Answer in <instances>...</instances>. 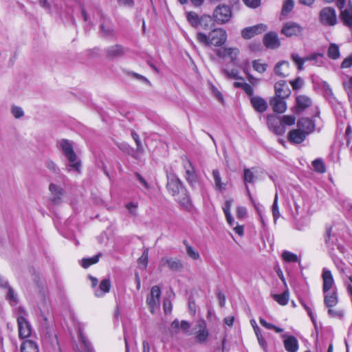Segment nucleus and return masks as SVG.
<instances>
[{
	"instance_id": "nucleus-60",
	"label": "nucleus",
	"mask_w": 352,
	"mask_h": 352,
	"mask_svg": "<svg viewBox=\"0 0 352 352\" xmlns=\"http://www.w3.org/2000/svg\"><path fill=\"white\" fill-rule=\"evenodd\" d=\"M352 65V54L349 55L348 57L345 58L342 64V68H349Z\"/></svg>"
},
{
	"instance_id": "nucleus-45",
	"label": "nucleus",
	"mask_w": 352,
	"mask_h": 352,
	"mask_svg": "<svg viewBox=\"0 0 352 352\" xmlns=\"http://www.w3.org/2000/svg\"><path fill=\"white\" fill-rule=\"evenodd\" d=\"M243 179L245 184L252 183L254 180V173L250 168H244L243 170Z\"/></svg>"
},
{
	"instance_id": "nucleus-47",
	"label": "nucleus",
	"mask_w": 352,
	"mask_h": 352,
	"mask_svg": "<svg viewBox=\"0 0 352 352\" xmlns=\"http://www.w3.org/2000/svg\"><path fill=\"white\" fill-rule=\"evenodd\" d=\"M272 214L274 219V221H276L280 216L278 206V194L276 193L274 196V200L272 206Z\"/></svg>"
},
{
	"instance_id": "nucleus-4",
	"label": "nucleus",
	"mask_w": 352,
	"mask_h": 352,
	"mask_svg": "<svg viewBox=\"0 0 352 352\" xmlns=\"http://www.w3.org/2000/svg\"><path fill=\"white\" fill-rule=\"evenodd\" d=\"M303 28L298 23L288 21L283 24L281 33L287 37L299 36L302 34Z\"/></svg>"
},
{
	"instance_id": "nucleus-19",
	"label": "nucleus",
	"mask_w": 352,
	"mask_h": 352,
	"mask_svg": "<svg viewBox=\"0 0 352 352\" xmlns=\"http://www.w3.org/2000/svg\"><path fill=\"white\" fill-rule=\"evenodd\" d=\"M307 134L301 131L298 127V129L290 131L288 134V140L295 144H300L302 142L306 137Z\"/></svg>"
},
{
	"instance_id": "nucleus-14",
	"label": "nucleus",
	"mask_w": 352,
	"mask_h": 352,
	"mask_svg": "<svg viewBox=\"0 0 352 352\" xmlns=\"http://www.w3.org/2000/svg\"><path fill=\"white\" fill-rule=\"evenodd\" d=\"M263 43L267 48L276 49L280 45V40L276 32H269L263 37Z\"/></svg>"
},
{
	"instance_id": "nucleus-64",
	"label": "nucleus",
	"mask_w": 352,
	"mask_h": 352,
	"mask_svg": "<svg viewBox=\"0 0 352 352\" xmlns=\"http://www.w3.org/2000/svg\"><path fill=\"white\" fill-rule=\"evenodd\" d=\"M344 87L348 93H352V76L349 78L348 81L344 82Z\"/></svg>"
},
{
	"instance_id": "nucleus-63",
	"label": "nucleus",
	"mask_w": 352,
	"mask_h": 352,
	"mask_svg": "<svg viewBox=\"0 0 352 352\" xmlns=\"http://www.w3.org/2000/svg\"><path fill=\"white\" fill-rule=\"evenodd\" d=\"M213 177L215 182V186L217 189L220 188V178L218 170H214L212 172Z\"/></svg>"
},
{
	"instance_id": "nucleus-28",
	"label": "nucleus",
	"mask_w": 352,
	"mask_h": 352,
	"mask_svg": "<svg viewBox=\"0 0 352 352\" xmlns=\"http://www.w3.org/2000/svg\"><path fill=\"white\" fill-rule=\"evenodd\" d=\"M124 52V50L122 45H115L107 49V54L111 58H116L122 56Z\"/></svg>"
},
{
	"instance_id": "nucleus-5",
	"label": "nucleus",
	"mask_w": 352,
	"mask_h": 352,
	"mask_svg": "<svg viewBox=\"0 0 352 352\" xmlns=\"http://www.w3.org/2000/svg\"><path fill=\"white\" fill-rule=\"evenodd\" d=\"M184 168L185 170L184 175L185 179L191 187L195 188L199 183L198 177L191 162L187 159L184 160Z\"/></svg>"
},
{
	"instance_id": "nucleus-52",
	"label": "nucleus",
	"mask_w": 352,
	"mask_h": 352,
	"mask_svg": "<svg viewBox=\"0 0 352 352\" xmlns=\"http://www.w3.org/2000/svg\"><path fill=\"white\" fill-rule=\"evenodd\" d=\"M247 208L244 206L236 208V217L239 219H243L247 217Z\"/></svg>"
},
{
	"instance_id": "nucleus-42",
	"label": "nucleus",
	"mask_w": 352,
	"mask_h": 352,
	"mask_svg": "<svg viewBox=\"0 0 352 352\" xmlns=\"http://www.w3.org/2000/svg\"><path fill=\"white\" fill-rule=\"evenodd\" d=\"M259 322L263 327H264L265 328H266L267 329H273L277 333H280V332L283 331V329L278 327L274 325L273 324L267 322L266 320H265L262 318H259Z\"/></svg>"
},
{
	"instance_id": "nucleus-31",
	"label": "nucleus",
	"mask_w": 352,
	"mask_h": 352,
	"mask_svg": "<svg viewBox=\"0 0 352 352\" xmlns=\"http://www.w3.org/2000/svg\"><path fill=\"white\" fill-rule=\"evenodd\" d=\"M21 352H38L37 344L32 340H25L22 343Z\"/></svg>"
},
{
	"instance_id": "nucleus-58",
	"label": "nucleus",
	"mask_w": 352,
	"mask_h": 352,
	"mask_svg": "<svg viewBox=\"0 0 352 352\" xmlns=\"http://www.w3.org/2000/svg\"><path fill=\"white\" fill-rule=\"evenodd\" d=\"M138 206V203H134V202H130L126 205V208L128 209L129 212L133 216L136 215V210H137Z\"/></svg>"
},
{
	"instance_id": "nucleus-10",
	"label": "nucleus",
	"mask_w": 352,
	"mask_h": 352,
	"mask_svg": "<svg viewBox=\"0 0 352 352\" xmlns=\"http://www.w3.org/2000/svg\"><path fill=\"white\" fill-rule=\"evenodd\" d=\"M269 129L277 135H283L285 132V127L281 124L279 118L271 115L267 117Z\"/></svg>"
},
{
	"instance_id": "nucleus-9",
	"label": "nucleus",
	"mask_w": 352,
	"mask_h": 352,
	"mask_svg": "<svg viewBox=\"0 0 352 352\" xmlns=\"http://www.w3.org/2000/svg\"><path fill=\"white\" fill-rule=\"evenodd\" d=\"M226 32L221 30V58H223V59H228L232 62L235 60L238 56L239 50L236 47H223V38L226 39Z\"/></svg>"
},
{
	"instance_id": "nucleus-23",
	"label": "nucleus",
	"mask_w": 352,
	"mask_h": 352,
	"mask_svg": "<svg viewBox=\"0 0 352 352\" xmlns=\"http://www.w3.org/2000/svg\"><path fill=\"white\" fill-rule=\"evenodd\" d=\"M274 72L279 76L285 77L288 76L289 73V63L285 60L278 63L274 67Z\"/></svg>"
},
{
	"instance_id": "nucleus-49",
	"label": "nucleus",
	"mask_w": 352,
	"mask_h": 352,
	"mask_svg": "<svg viewBox=\"0 0 352 352\" xmlns=\"http://www.w3.org/2000/svg\"><path fill=\"white\" fill-rule=\"evenodd\" d=\"M11 113L16 119H19L24 116V111L22 108L17 106H12L11 107Z\"/></svg>"
},
{
	"instance_id": "nucleus-44",
	"label": "nucleus",
	"mask_w": 352,
	"mask_h": 352,
	"mask_svg": "<svg viewBox=\"0 0 352 352\" xmlns=\"http://www.w3.org/2000/svg\"><path fill=\"white\" fill-rule=\"evenodd\" d=\"M185 245L188 256L194 260L199 259L200 257L199 252L188 243H185Z\"/></svg>"
},
{
	"instance_id": "nucleus-18",
	"label": "nucleus",
	"mask_w": 352,
	"mask_h": 352,
	"mask_svg": "<svg viewBox=\"0 0 352 352\" xmlns=\"http://www.w3.org/2000/svg\"><path fill=\"white\" fill-rule=\"evenodd\" d=\"M160 265H167L168 268L173 271H179L182 269L183 266L181 261L177 258H162L160 261Z\"/></svg>"
},
{
	"instance_id": "nucleus-39",
	"label": "nucleus",
	"mask_w": 352,
	"mask_h": 352,
	"mask_svg": "<svg viewBox=\"0 0 352 352\" xmlns=\"http://www.w3.org/2000/svg\"><path fill=\"white\" fill-rule=\"evenodd\" d=\"M282 258L286 262L296 263L298 261V256L289 251H284L282 253Z\"/></svg>"
},
{
	"instance_id": "nucleus-41",
	"label": "nucleus",
	"mask_w": 352,
	"mask_h": 352,
	"mask_svg": "<svg viewBox=\"0 0 352 352\" xmlns=\"http://www.w3.org/2000/svg\"><path fill=\"white\" fill-rule=\"evenodd\" d=\"M307 59L308 60H314V65L316 66H322L324 63V56L322 54H317L307 56Z\"/></svg>"
},
{
	"instance_id": "nucleus-17",
	"label": "nucleus",
	"mask_w": 352,
	"mask_h": 352,
	"mask_svg": "<svg viewBox=\"0 0 352 352\" xmlns=\"http://www.w3.org/2000/svg\"><path fill=\"white\" fill-rule=\"evenodd\" d=\"M285 99V98L274 96L270 100V104L274 111L278 113H283L286 111L287 104Z\"/></svg>"
},
{
	"instance_id": "nucleus-26",
	"label": "nucleus",
	"mask_w": 352,
	"mask_h": 352,
	"mask_svg": "<svg viewBox=\"0 0 352 352\" xmlns=\"http://www.w3.org/2000/svg\"><path fill=\"white\" fill-rule=\"evenodd\" d=\"M325 294H326L324 298V305L328 308H333L338 302V294H337L336 291L334 289L331 292H329V293L327 292Z\"/></svg>"
},
{
	"instance_id": "nucleus-2",
	"label": "nucleus",
	"mask_w": 352,
	"mask_h": 352,
	"mask_svg": "<svg viewBox=\"0 0 352 352\" xmlns=\"http://www.w3.org/2000/svg\"><path fill=\"white\" fill-rule=\"evenodd\" d=\"M60 146L64 155L69 161V164L66 167L67 170L68 171H75L80 173L81 162L78 159L76 154L74 151L72 143L67 140H62L60 142Z\"/></svg>"
},
{
	"instance_id": "nucleus-59",
	"label": "nucleus",
	"mask_w": 352,
	"mask_h": 352,
	"mask_svg": "<svg viewBox=\"0 0 352 352\" xmlns=\"http://www.w3.org/2000/svg\"><path fill=\"white\" fill-rule=\"evenodd\" d=\"M243 1L247 6L252 8H256L261 4V0H243Z\"/></svg>"
},
{
	"instance_id": "nucleus-13",
	"label": "nucleus",
	"mask_w": 352,
	"mask_h": 352,
	"mask_svg": "<svg viewBox=\"0 0 352 352\" xmlns=\"http://www.w3.org/2000/svg\"><path fill=\"white\" fill-rule=\"evenodd\" d=\"M275 96L288 98L291 94V90L285 80H280L274 85Z\"/></svg>"
},
{
	"instance_id": "nucleus-8",
	"label": "nucleus",
	"mask_w": 352,
	"mask_h": 352,
	"mask_svg": "<svg viewBox=\"0 0 352 352\" xmlns=\"http://www.w3.org/2000/svg\"><path fill=\"white\" fill-rule=\"evenodd\" d=\"M267 27L265 24L260 23L254 26L247 27L242 30L241 36L244 39H250L254 36L265 32Z\"/></svg>"
},
{
	"instance_id": "nucleus-50",
	"label": "nucleus",
	"mask_w": 352,
	"mask_h": 352,
	"mask_svg": "<svg viewBox=\"0 0 352 352\" xmlns=\"http://www.w3.org/2000/svg\"><path fill=\"white\" fill-rule=\"evenodd\" d=\"M148 250L145 249L142 256L138 259V263L140 265H142L144 267H146L148 263Z\"/></svg>"
},
{
	"instance_id": "nucleus-51",
	"label": "nucleus",
	"mask_w": 352,
	"mask_h": 352,
	"mask_svg": "<svg viewBox=\"0 0 352 352\" xmlns=\"http://www.w3.org/2000/svg\"><path fill=\"white\" fill-rule=\"evenodd\" d=\"M78 334H79V338H80V340L82 341V342L83 343L85 348L87 349V352H92L91 345H90L89 341L85 338V336L82 334V332L80 328L78 329Z\"/></svg>"
},
{
	"instance_id": "nucleus-22",
	"label": "nucleus",
	"mask_w": 352,
	"mask_h": 352,
	"mask_svg": "<svg viewBox=\"0 0 352 352\" xmlns=\"http://www.w3.org/2000/svg\"><path fill=\"white\" fill-rule=\"evenodd\" d=\"M250 102L254 109L258 112H264L267 107L266 101L258 96H252L250 98Z\"/></svg>"
},
{
	"instance_id": "nucleus-53",
	"label": "nucleus",
	"mask_w": 352,
	"mask_h": 352,
	"mask_svg": "<svg viewBox=\"0 0 352 352\" xmlns=\"http://www.w3.org/2000/svg\"><path fill=\"white\" fill-rule=\"evenodd\" d=\"M6 298L11 304H16L17 302L16 296L15 295L14 290L10 287L8 288Z\"/></svg>"
},
{
	"instance_id": "nucleus-20",
	"label": "nucleus",
	"mask_w": 352,
	"mask_h": 352,
	"mask_svg": "<svg viewBox=\"0 0 352 352\" xmlns=\"http://www.w3.org/2000/svg\"><path fill=\"white\" fill-rule=\"evenodd\" d=\"M111 288V281L109 278L102 279L98 289L94 291L96 296L100 298L104 296L106 294L109 293Z\"/></svg>"
},
{
	"instance_id": "nucleus-6",
	"label": "nucleus",
	"mask_w": 352,
	"mask_h": 352,
	"mask_svg": "<svg viewBox=\"0 0 352 352\" xmlns=\"http://www.w3.org/2000/svg\"><path fill=\"white\" fill-rule=\"evenodd\" d=\"M167 179L166 188L173 196L178 195L182 190H185L181 180L176 175H168Z\"/></svg>"
},
{
	"instance_id": "nucleus-55",
	"label": "nucleus",
	"mask_w": 352,
	"mask_h": 352,
	"mask_svg": "<svg viewBox=\"0 0 352 352\" xmlns=\"http://www.w3.org/2000/svg\"><path fill=\"white\" fill-rule=\"evenodd\" d=\"M290 84L293 89L296 90L302 87L303 80L300 77H298L295 80L290 81Z\"/></svg>"
},
{
	"instance_id": "nucleus-38",
	"label": "nucleus",
	"mask_w": 352,
	"mask_h": 352,
	"mask_svg": "<svg viewBox=\"0 0 352 352\" xmlns=\"http://www.w3.org/2000/svg\"><path fill=\"white\" fill-rule=\"evenodd\" d=\"M252 67L255 71L262 74L266 71L267 65L261 62L260 60H255L252 61Z\"/></svg>"
},
{
	"instance_id": "nucleus-46",
	"label": "nucleus",
	"mask_w": 352,
	"mask_h": 352,
	"mask_svg": "<svg viewBox=\"0 0 352 352\" xmlns=\"http://www.w3.org/2000/svg\"><path fill=\"white\" fill-rule=\"evenodd\" d=\"M294 6L293 0H285L283 5L282 12L284 14H288L292 10Z\"/></svg>"
},
{
	"instance_id": "nucleus-54",
	"label": "nucleus",
	"mask_w": 352,
	"mask_h": 352,
	"mask_svg": "<svg viewBox=\"0 0 352 352\" xmlns=\"http://www.w3.org/2000/svg\"><path fill=\"white\" fill-rule=\"evenodd\" d=\"M131 135H132L133 139L134 140V141L136 143L137 151L139 153H142L143 147H142L140 139L139 138V135L137 133H135V132H132Z\"/></svg>"
},
{
	"instance_id": "nucleus-29",
	"label": "nucleus",
	"mask_w": 352,
	"mask_h": 352,
	"mask_svg": "<svg viewBox=\"0 0 352 352\" xmlns=\"http://www.w3.org/2000/svg\"><path fill=\"white\" fill-rule=\"evenodd\" d=\"M100 29L104 36L111 37L114 35V30L113 25L109 21H104L100 25Z\"/></svg>"
},
{
	"instance_id": "nucleus-30",
	"label": "nucleus",
	"mask_w": 352,
	"mask_h": 352,
	"mask_svg": "<svg viewBox=\"0 0 352 352\" xmlns=\"http://www.w3.org/2000/svg\"><path fill=\"white\" fill-rule=\"evenodd\" d=\"M175 197V200L178 201L182 207L187 208L190 206V200L186 189L182 190V192Z\"/></svg>"
},
{
	"instance_id": "nucleus-43",
	"label": "nucleus",
	"mask_w": 352,
	"mask_h": 352,
	"mask_svg": "<svg viewBox=\"0 0 352 352\" xmlns=\"http://www.w3.org/2000/svg\"><path fill=\"white\" fill-rule=\"evenodd\" d=\"M246 189H247L248 195V196L250 197V199L252 201V203L254 204V208H255L258 214L260 216V218H261V220L262 223H263V216H262L263 206L261 205H260V204H256L254 202V200L253 199V198L252 197V195H251V193L250 192L249 188H248V186L247 185H246Z\"/></svg>"
},
{
	"instance_id": "nucleus-1",
	"label": "nucleus",
	"mask_w": 352,
	"mask_h": 352,
	"mask_svg": "<svg viewBox=\"0 0 352 352\" xmlns=\"http://www.w3.org/2000/svg\"><path fill=\"white\" fill-rule=\"evenodd\" d=\"M219 10L220 5L216 7L213 16H204L200 21L198 15L195 12H190L187 14V19L192 26L197 27L200 23L204 28L211 29L208 36L203 33H198L197 37L200 43H204L208 47H214L215 54L218 57L220 56V28L218 19V16L220 14Z\"/></svg>"
},
{
	"instance_id": "nucleus-61",
	"label": "nucleus",
	"mask_w": 352,
	"mask_h": 352,
	"mask_svg": "<svg viewBox=\"0 0 352 352\" xmlns=\"http://www.w3.org/2000/svg\"><path fill=\"white\" fill-rule=\"evenodd\" d=\"M135 177L140 182V183L147 190L150 189V186L148 182L144 179V178L140 175L139 173H135Z\"/></svg>"
},
{
	"instance_id": "nucleus-48",
	"label": "nucleus",
	"mask_w": 352,
	"mask_h": 352,
	"mask_svg": "<svg viewBox=\"0 0 352 352\" xmlns=\"http://www.w3.org/2000/svg\"><path fill=\"white\" fill-rule=\"evenodd\" d=\"M314 170L318 173H323L325 172L324 165L321 160H316L312 162Z\"/></svg>"
},
{
	"instance_id": "nucleus-35",
	"label": "nucleus",
	"mask_w": 352,
	"mask_h": 352,
	"mask_svg": "<svg viewBox=\"0 0 352 352\" xmlns=\"http://www.w3.org/2000/svg\"><path fill=\"white\" fill-rule=\"evenodd\" d=\"M101 254L99 253L97 255L94 256L91 258H85L81 260V265L84 268H87L90 265L96 264L98 262L99 258L100 257Z\"/></svg>"
},
{
	"instance_id": "nucleus-25",
	"label": "nucleus",
	"mask_w": 352,
	"mask_h": 352,
	"mask_svg": "<svg viewBox=\"0 0 352 352\" xmlns=\"http://www.w3.org/2000/svg\"><path fill=\"white\" fill-rule=\"evenodd\" d=\"M296 101V108L298 111H303L306 108L310 107L311 104V99L309 97L303 95L297 96Z\"/></svg>"
},
{
	"instance_id": "nucleus-33",
	"label": "nucleus",
	"mask_w": 352,
	"mask_h": 352,
	"mask_svg": "<svg viewBox=\"0 0 352 352\" xmlns=\"http://www.w3.org/2000/svg\"><path fill=\"white\" fill-rule=\"evenodd\" d=\"M328 56L333 60H336L340 58V49L338 45L335 43L330 44L328 51H327Z\"/></svg>"
},
{
	"instance_id": "nucleus-62",
	"label": "nucleus",
	"mask_w": 352,
	"mask_h": 352,
	"mask_svg": "<svg viewBox=\"0 0 352 352\" xmlns=\"http://www.w3.org/2000/svg\"><path fill=\"white\" fill-rule=\"evenodd\" d=\"M242 89L250 97L253 96L254 90L250 85L245 82V85H243Z\"/></svg>"
},
{
	"instance_id": "nucleus-11",
	"label": "nucleus",
	"mask_w": 352,
	"mask_h": 352,
	"mask_svg": "<svg viewBox=\"0 0 352 352\" xmlns=\"http://www.w3.org/2000/svg\"><path fill=\"white\" fill-rule=\"evenodd\" d=\"M19 335L22 339L27 338L31 335L32 329L30 324L23 316L17 317Z\"/></svg>"
},
{
	"instance_id": "nucleus-21",
	"label": "nucleus",
	"mask_w": 352,
	"mask_h": 352,
	"mask_svg": "<svg viewBox=\"0 0 352 352\" xmlns=\"http://www.w3.org/2000/svg\"><path fill=\"white\" fill-rule=\"evenodd\" d=\"M297 127L308 135L314 131L315 126L311 120L302 118L298 121Z\"/></svg>"
},
{
	"instance_id": "nucleus-57",
	"label": "nucleus",
	"mask_w": 352,
	"mask_h": 352,
	"mask_svg": "<svg viewBox=\"0 0 352 352\" xmlns=\"http://www.w3.org/2000/svg\"><path fill=\"white\" fill-rule=\"evenodd\" d=\"M224 73L226 76L232 79H238L239 78V72L235 69H232L231 70L225 69Z\"/></svg>"
},
{
	"instance_id": "nucleus-7",
	"label": "nucleus",
	"mask_w": 352,
	"mask_h": 352,
	"mask_svg": "<svg viewBox=\"0 0 352 352\" xmlns=\"http://www.w3.org/2000/svg\"><path fill=\"white\" fill-rule=\"evenodd\" d=\"M161 296V290L158 286H153L151 289L150 295L146 298V303L152 314L155 312L156 308L160 306V299Z\"/></svg>"
},
{
	"instance_id": "nucleus-3",
	"label": "nucleus",
	"mask_w": 352,
	"mask_h": 352,
	"mask_svg": "<svg viewBox=\"0 0 352 352\" xmlns=\"http://www.w3.org/2000/svg\"><path fill=\"white\" fill-rule=\"evenodd\" d=\"M320 22L324 25L333 26L337 23L336 11L330 7H325L320 12Z\"/></svg>"
},
{
	"instance_id": "nucleus-32",
	"label": "nucleus",
	"mask_w": 352,
	"mask_h": 352,
	"mask_svg": "<svg viewBox=\"0 0 352 352\" xmlns=\"http://www.w3.org/2000/svg\"><path fill=\"white\" fill-rule=\"evenodd\" d=\"M289 293L287 289L282 294H274L273 298L280 305H285L288 303Z\"/></svg>"
},
{
	"instance_id": "nucleus-12",
	"label": "nucleus",
	"mask_w": 352,
	"mask_h": 352,
	"mask_svg": "<svg viewBox=\"0 0 352 352\" xmlns=\"http://www.w3.org/2000/svg\"><path fill=\"white\" fill-rule=\"evenodd\" d=\"M322 290L324 293H327L335 286L333 275L330 270L323 268L322 274Z\"/></svg>"
},
{
	"instance_id": "nucleus-37",
	"label": "nucleus",
	"mask_w": 352,
	"mask_h": 352,
	"mask_svg": "<svg viewBox=\"0 0 352 352\" xmlns=\"http://www.w3.org/2000/svg\"><path fill=\"white\" fill-rule=\"evenodd\" d=\"M232 17V11L230 6H221V23L228 22Z\"/></svg>"
},
{
	"instance_id": "nucleus-34",
	"label": "nucleus",
	"mask_w": 352,
	"mask_h": 352,
	"mask_svg": "<svg viewBox=\"0 0 352 352\" xmlns=\"http://www.w3.org/2000/svg\"><path fill=\"white\" fill-rule=\"evenodd\" d=\"M342 18L344 24L352 31V8H346L342 12Z\"/></svg>"
},
{
	"instance_id": "nucleus-16",
	"label": "nucleus",
	"mask_w": 352,
	"mask_h": 352,
	"mask_svg": "<svg viewBox=\"0 0 352 352\" xmlns=\"http://www.w3.org/2000/svg\"><path fill=\"white\" fill-rule=\"evenodd\" d=\"M49 190L52 195L51 201L52 203L54 204L60 203L65 192L63 188L60 186L51 183L49 186Z\"/></svg>"
},
{
	"instance_id": "nucleus-40",
	"label": "nucleus",
	"mask_w": 352,
	"mask_h": 352,
	"mask_svg": "<svg viewBox=\"0 0 352 352\" xmlns=\"http://www.w3.org/2000/svg\"><path fill=\"white\" fill-rule=\"evenodd\" d=\"M280 119L281 124L283 126H292L295 124L296 117L294 116L285 115L282 116Z\"/></svg>"
},
{
	"instance_id": "nucleus-15",
	"label": "nucleus",
	"mask_w": 352,
	"mask_h": 352,
	"mask_svg": "<svg viewBox=\"0 0 352 352\" xmlns=\"http://www.w3.org/2000/svg\"><path fill=\"white\" fill-rule=\"evenodd\" d=\"M282 337L284 338L283 344L287 352L298 351L299 347L298 341L294 336L284 334Z\"/></svg>"
},
{
	"instance_id": "nucleus-24",
	"label": "nucleus",
	"mask_w": 352,
	"mask_h": 352,
	"mask_svg": "<svg viewBox=\"0 0 352 352\" xmlns=\"http://www.w3.org/2000/svg\"><path fill=\"white\" fill-rule=\"evenodd\" d=\"M226 221L229 226L232 228L233 230L236 234L239 235L240 236H243L244 234V227L243 226L239 225L237 222H236L231 215V214H225Z\"/></svg>"
},
{
	"instance_id": "nucleus-56",
	"label": "nucleus",
	"mask_w": 352,
	"mask_h": 352,
	"mask_svg": "<svg viewBox=\"0 0 352 352\" xmlns=\"http://www.w3.org/2000/svg\"><path fill=\"white\" fill-rule=\"evenodd\" d=\"M45 166L50 171L53 173H57L59 171V169L56 163L51 160H47L45 162Z\"/></svg>"
},
{
	"instance_id": "nucleus-36",
	"label": "nucleus",
	"mask_w": 352,
	"mask_h": 352,
	"mask_svg": "<svg viewBox=\"0 0 352 352\" xmlns=\"http://www.w3.org/2000/svg\"><path fill=\"white\" fill-rule=\"evenodd\" d=\"M291 58H292V60L294 61V63L297 65L298 69L299 71H302L304 69L303 65H304L305 61L308 60L307 59V57L301 58L297 54H292L291 55Z\"/></svg>"
},
{
	"instance_id": "nucleus-27",
	"label": "nucleus",
	"mask_w": 352,
	"mask_h": 352,
	"mask_svg": "<svg viewBox=\"0 0 352 352\" xmlns=\"http://www.w3.org/2000/svg\"><path fill=\"white\" fill-rule=\"evenodd\" d=\"M197 327L198 329L196 336L197 341L199 342H205L208 336V331L206 329L205 322L203 320L198 321Z\"/></svg>"
}]
</instances>
